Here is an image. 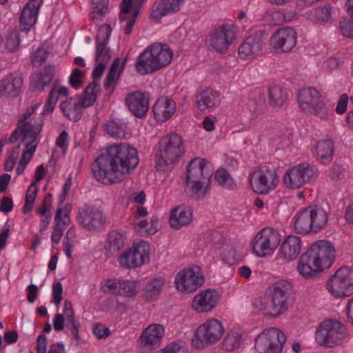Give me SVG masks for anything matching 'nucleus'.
<instances>
[{
    "label": "nucleus",
    "mask_w": 353,
    "mask_h": 353,
    "mask_svg": "<svg viewBox=\"0 0 353 353\" xmlns=\"http://www.w3.org/2000/svg\"><path fill=\"white\" fill-rule=\"evenodd\" d=\"M324 270L310 248L299 259L297 270L305 279H310Z\"/></svg>",
    "instance_id": "24"
},
{
    "label": "nucleus",
    "mask_w": 353,
    "mask_h": 353,
    "mask_svg": "<svg viewBox=\"0 0 353 353\" xmlns=\"http://www.w3.org/2000/svg\"><path fill=\"white\" fill-rule=\"evenodd\" d=\"M60 108L64 115L71 121H78L81 117L82 108L77 98L71 97L62 102Z\"/></svg>",
    "instance_id": "37"
},
{
    "label": "nucleus",
    "mask_w": 353,
    "mask_h": 353,
    "mask_svg": "<svg viewBox=\"0 0 353 353\" xmlns=\"http://www.w3.org/2000/svg\"><path fill=\"white\" fill-rule=\"evenodd\" d=\"M63 211V210L61 208L57 209L54 216L55 225L53 227V230L63 234L65 227L69 224V221L65 219L61 218Z\"/></svg>",
    "instance_id": "52"
},
{
    "label": "nucleus",
    "mask_w": 353,
    "mask_h": 353,
    "mask_svg": "<svg viewBox=\"0 0 353 353\" xmlns=\"http://www.w3.org/2000/svg\"><path fill=\"white\" fill-rule=\"evenodd\" d=\"M164 334V327L160 324H152L146 327L140 336V342L143 346L152 348L159 347Z\"/></svg>",
    "instance_id": "30"
},
{
    "label": "nucleus",
    "mask_w": 353,
    "mask_h": 353,
    "mask_svg": "<svg viewBox=\"0 0 353 353\" xmlns=\"http://www.w3.org/2000/svg\"><path fill=\"white\" fill-rule=\"evenodd\" d=\"M149 261V245L145 241L125 250L119 257L121 266L134 268L143 265Z\"/></svg>",
    "instance_id": "15"
},
{
    "label": "nucleus",
    "mask_w": 353,
    "mask_h": 353,
    "mask_svg": "<svg viewBox=\"0 0 353 353\" xmlns=\"http://www.w3.org/2000/svg\"><path fill=\"white\" fill-rule=\"evenodd\" d=\"M294 219V226L297 232H316L327 223V213L319 205H312L303 209Z\"/></svg>",
    "instance_id": "6"
},
{
    "label": "nucleus",
    "mask_w": 353,
    "mask_h": 353,
    "mask_svg": "<svg viewBox=\"0 0 353 353\" xmlns=\"http://www.w3.org/2000/svg\"><path fill=\"white\" fill-rule=\"evenodd\" d=\"M104 286L114 295L132 297L140 290L138 282L130 280L108 279Z\"/></svg>",
    "instance_id": "23"
},
{
    "label": "nucleus",
    "mask_w": 353,
    "mask_h": 353,
    "mask_svg": "<svg viewBox=\"0 0 353 353\" xmlns=\"http://www.w3.org/2000/svg\"><path fill=\"white\" fill-rule=\"evenodd\" d=\"M293 285L287 280L277 281L272 288L271 295L262 302L261 310L267 315L277 317L284 314L292 302Z\"/></svg>",
    "instance_id": "4"
},
{
    "label": "nucleus",
    "mask_w": 353,
    "mask_h": 353,
    "mask_svg": "<svg viewBox=\"0 0 353 353\" xmlns=\"http://www.w3.org/2000/svg\"><path fill=\"white\" fill-rule=\"evenodd\" d=\"M345 336V328L339 321L326 320L320 324L316 340L320 345L332 347L340 345Z\"/></svg>",
    "instance_id": "7"
},
{
    "label": "nucleus",
    "mask_w": 353,
    "mask_h": 353,
    "mask_svg": "<svg viewBox=\"0 0 353 353\" xmlns=\"http://www.w3.org/2000/svg\"><path fill=\"white\" fill-rule=\"evenodd\" d=\"M219 301V295L215 290H207L196 294L192 303L197 312H207L214 308Z\"/></svg>",
    "instance_id": "26"
},
{
    "label": "nucleus",
    "mask_w": 353,
    "mask_h": 353,
    "mask_svg": "<svg viewBox=\"0 0 353 353\" xmlns=\"http://www.w3.org/2000/svg\"><path fill=\"white\" fill-rule=\"evenodd\" d=\"M327 288L336 297L348 296L353 294V271L347 267H341L330 279Z\"/></svg>",
    "instance_id": "11"
},
{
    "label": "nucleus",
    "mask_w": 353,
    "mask_h": 353,
    "mask_svg": "<svg viewBox=\"0 0 353 353\" xmlns=\"http://www.w3.org/2000/svg\"><path fill=\"white\" fill-rule=\"evenodd\" d=\"M263 35V31H257L247 37L239 48L240 57L246 59L259 54L264 43Z\"/></svg>",
    "instance_id": "25"
},
{
    "label": "nucleus",
    "mask_w": 353,
    "mask_h": 353,
    "mask_svg": "<svg viewBox=\"0 0 353 353\" xmlns=\"http://www.w3.org/2000/svg\"><path fill=\"white\" fill-rule=\"evenodd\" d=\"M97 65L94 68L92 72L93 81L92 83H99L98 81L101 79L103 72L105 69L106 63L96 62Z\"/></svg>",
    "instance_id": "62"
},
{
    "label": "nucleus",
    "mask_w": 353,
    "mask_h": 353,
    "mask_svg": "<svg viewBox=\"0 0 353 353\" xmlns=\"http://www.w3.org/2000/svg\"><path fill=\"white\" fill-rule=\"evenodd\" d=\"M164 281L161 278L154 279L148 282L145 287V295L147 299H153L161 292Z\"/></svg>",
    "instance_id": "44"
},
{
    "label": "nucleus",
    "mask_w": 353,
    "mask_h": 353,
    "mask_svg": "<svg viewBox=\"0 0 353 353\" xmlns=\"http://www.w3.org/2000/svg\"><path fill=\"white\" fill-rule=\"evenodd\" d=\"M105 129L112 137H122L125 134L126 124L121 120H111L105 123Z\"/></svg>",
    "instance_id": "43"
},
{
    "label": "nucleus",
    "mask_w": 353,
    "mask_h": 353,
    "mask_svg": "<svg viewBox=\"0 0 353 353\" xmlns=\"http://www.w3.org/2000/svg\"><path fill=\"white\" fill-rule=\"evenodd\" d=\"M281 235L277 230L264 228L255 236L253 241V250L257 256H265L274 251L279 245Z\"/></svg>",
    "instance_id": "12"
},
{
    "label": "nucleus",
    "mask_w": 353,
    "mask_h": 353,
    "mask_svg": "<svg viewBox=\"0 0 353 353\" xmlns=\"http://www.w3.org/2000/svg\"><path fill=\"white\" fill-rule=\"evenodd\" d=\"M172 57L173 52L168 45L155 43L139 55L135 68L141 75L152 74L168 65Z\"/></svg>",
    "instance_id": "3"
},
{
    "label": "nucleus",
    "mask_w": 353,
    "mask_h": 353,
    "mask_svg": "<svg viewBox=\"0 0 353 353\" xmlns=\"http://www.w3.org/2000/svg\"><path fill=\"white\" fill-rule=\"evenodd\" d=\"M192 219V210L186 205H179L170 214V223L172 228L180 229L190 223Z\"/></svg>",
    "instance_id": "34"
},
{
    "label": "nucleus",
    "mask_w": 353,
    "mask_h": 353,
    "mask_svg": "<svg viewBox=\"0 0 353 353\" xmlns=\"http://www.w3.org/2000/svg\"><path fill=\"white\" fill-rule=\"evenodd\" d=\"M215 179L219 185L225 188L233 189L236 186L234 179L225 169L217 170L215 173Z\"/></svg>",
    "instance_id": "45"
},
{
    "label": "nucleus",
    "mask_w": 353,
    "mask_h": 353,
    "mask_svg": "<svg viewBox=\"0 0 353 353\" xmlns=\"http://www.w3.org/2000/svg\"><path fill=\"white\" fill-rule=\"evenodd\" d=\"M152 111L157 121L165 122L174 114L176 103L173 99L162 97L157 100L153 105Z\"/></svg>",
    "instance_id": "29"
},
{
    "label": "nucleus",
    "mask_w": 353,
    "mask_h": 353,
    "mask_svg": "<svg viewBox=\"0 0 353 353\" xmlns=\"http://www.w3.org/2000/svg\"><path fill=\"white\" fill-rule=\"evenodd\" d=\"M125 63V60L122 63L120 69L118 71V73L117 74V70L118 69V67L120 65V59L117 58L114 60L110 69L106 76L105 81L104 83V87L105 89L108 90L111 88L114 89V88L116 85L117 79L119 77L120 73L121 70L123 68Z\"/></svg>",
    "instance_id": "41"
},
{
    "label": "nucleus",
    "mask_w": 353,
    "mask_h": 353,
    "mask_svg": "<svg viewBox=\"0 0 353 353\" xmlns=\"http://www.w3.org/2000/svg\"><path fill=\"white\" fill-rule=\"evenodd\" d=\"M334 143L330 139L317 142L315 148V157L322 163H329L332 160Z\"/></svg>",
    "instance_id": "36"
},
{
    "label": "nucleus",
    "mask_w": 353,
    "mask_h": 353,
    "mask_svg": "<svg viewBox=\"0 0 353 353\" xmlns=\"http://www.w3.org/2000/svg\"><path fill=\"white\" fill-rule=\"evenodd\" d=\"M109 0H92L93 17H103L108 12Z\"/></svg>",
    "instance_id": "48"
},
{
    "label": "nucleus",
    "mask_w": 353,
    "mask_h": 353,
    "mask_svg": "<svg viewBox=\"0 0 353 353\" xmlns=\"http://www.w3.org/2000/svg\"><path fill=\"white\" fill-rule=\"evenodd\" d=\"M285 336L277 328L270 327L261 332L255 340L256 353H281Z\"/></svg>",
    "instance_id": "9"
},
{
    "label": "nucleus",
    "mask_w": 353,
    "mask_h": 353,
    "mask_svg": "<svg viewBox=\"0 0 353 353\" xmlns=\"http://www.w3.org/2000/svg\"><path fill=\"white\" fill-rule=\"evenodd\" d=\"M40 78V81H42L43 85H47L49 84L54 76V67L48 66L45 68V70L43 72H40L38 74Z\"/></svg>",
    "instance_id": "57"
},
{
    "label": "nucleus",
    "mask_w": 353,
    "mask_h": 353,
    "mask_svg": "<svg viewBox=\"0 0 353 353\" xmlns=\"http://www.w3.org/2000/svg\"><path fill=\"white\" fill-rule=\"evenodd\" d=\"M125 241V237L123 234L117 231L110 232L105 245L106 256L111 258L118 255L121 250L123 248Z\"/></svg>",
    "instance_id": "35"
},
{
    "label": "nucleus",
    "mask_w": 353,
    "mask_h": 353,
    "mask_svg": "<svg viewBox=\"0 0 353 353\" xmlns=\"http://www.w3.org/2000/svg\"><path fill=\"white\" fill-rule=\"evenodd\" d=\"M310 250L325 270L329 268L333 263L336 251L330 242L324 240L316 241L312 244Z\"/></svg>",
    "instance_id": "22"
},
{
    "label": "nucleus",
    "mask_w": 353,
    "mask_h": 353,
    "mask_svg": "<svg viewBox=\"0 0 353 353\" xmlns=\"http://www.w3.org/2000/svg\"><path fill=\"white\" fill-rule=\"evenodd\" d=\"M298 99L303 111L314 114L321 119L327 116L328 110L315 88L301 89L299 92Z\"/></svg>",
    "instance_id": "10"
},
{
    "label": "nucleus",
    "mask_w": 353,
    "mask_h": 353,
    "mask_svg": "<svg viewBox=\"0 0 353 353\" xmlns=\"http://www.w3.org/2000/svg\"><path fill=\"white\" fill-rule=\"evenodd\" d=\"M138 152L126 144H114L101 151L92 165L94 178L105 185L121 182L139 164Z\"/></svg>",
    "instance_id": "1"
},
{
    "label": "nucleus",
    "mask_w": 353,
    "mask_h": 353,
    "mask_svg": "<svg viewBox=\"0 0 353 353\" xmlns=\"http://www.w3.org/2000/svg\"><path fill=\"white\" fill-rule=\"evenodd\" d=\"M301 250V241L296 236H288L281 246L282 258L288 261L297 258Z\"/></svg>",
    "instance_id": "33"
},
{
    "label": "nucleus",
    "mask_w": 353,
    "mask_h": 353,
    "mask_svg": "<svg viewBox=\"0 0 353 353\" xmlns=\"http://www.w3.org/2000/svg\"><path fill=\"white\" fill-rule=\"evenodd\" d=\"M25 145L26 150L23 151L20 159H23L25 162L28 163L36 151L37 144L30 145V143H26Z\"/></svg>",
    "instance_id": "61"
},
{
    "label": "nucleus",
    "mask_w": 353,
    "mask_h": 353,
    "mask_svg": "<svg viewBox=\"0 0 353 353\" xmlns=\"http://www.w3.org/2000/svg\"><path fill=\"white\" fill-rule=\"evenodd\" d=\"M339 27L342 34L346 37H353V21L343 20L340 22Z\"/></svg>",
    "instance_id": "56"
},
{
    "label": "nucleus",
    "mask_w": 353,
    "mask_h": 353,
    "mask_svg": "<svg viewBox=\"0 0 353 353\" xmlns=\"http://www.w3.org/2000/svg\"><path fill=\"white\" fill-rule=\"evenodd\" d=\"M241 336L236 332L228 334L224 339L223 346L228 351H232L240 345Z\"/></svg>",
    "instance_id": "49"
},
{
    "label": "nucleus",
    "mask_w": 353,
    "mask_h": 353,
    "mask_svg": "<svg viewBox=\"0 0 353 353\" xmlns=\"http://www.w3.org/2000/svg\"><path fill=\"white\" fill-rule=\"evenodd\" d=\"M63 288L60 282L54 283L52 285V297L54 303L58 305L62 300Z\"/></svg>",
    "instance_id": "60"
},
{
    "label": "nucleus",
    "mask_w": 353,
    "mask_h": 353,
    "mask_svg": "<svg viewBox=\"0 0 353 353\" xmlns=\"http://www.w3.org/2000/svg\"><path fill=\"white\" fill-rule=\"evenodd\" d=\"M297 34L292 28L278 30L270 37V43L277 52H289L296 45Z\"/></svg>",
    "instance_id": "19"
},
{
    "label": "nucleus",
    "mask_w": 353,
    "mask_h": 353,
    "mask_svg": "<svg viewBox=\"0 0 353 353\" xmlns=\"http://www.w3.org/2000/svg\"><path fill=\"white\" fill-rule=\"evenodd\" d=\"M149 94L141 91L128 93L125 97L126 106L137 118L145 117L149 108Z\"/></svg>",
    "instance_id": "20"
},
{
    "label": "nucleus",
    "mask_w": 353,
    "mask_h": 353,
    "mask_svg": "<svg viewBox=\"0 0 353 353\" xmlns=\"http://www.w3.org/2000/svg\"><path fill=\"white\" fill-rule=\"evenodd\" d=\"M19 43L20 39L18 32H12L8 35L6 46L9 52H13L18 49Z\"/></svg>",
    "instance_id": "53"
},
{
    "label": "nucleus",
    "mask_w": 353,
    "mask_h": 353,
    "mask_svg": "<svg viewBox=\"0 0 353 353\" xmlns=\"http://www.w3.org/2000/svg\"><path fill=\"white\" fill-rule=\"evenodd\" d=\"M222 259L230 265L234 264L239 260L236 252L232 246H228L223 248L221 252Z\"/></svg>",
    "instance_id": "50"
},
{
    "label": "nucleus",
    "mask_w": 353,
    "mask_h": 353,
    "mask_svg": "<svg viewBox=\"0 0 353 353\" xmlns=\"http://www.w3.org/2000/svg\"><path fill=\"white\" fill-rule=\"evenodd\" d=\"M317 174L318 170L314 165L305 162L288 170L283 176V182L288 189H299Z\"/></svg>",
    "instance_id": "8"
},
{
    "label": "nucleus",
    "mask_w": 353,
    "mask_h": 353,
    "mask_svg": "<svg viewBox=\"0 0 353 353\" xmlns=\"http://www.w3.org/2000/svg\"><path fill=\"white\" fill-rule=\"evenodd\" d=\"M216 92L207 89L199 93L196 98V105L201 111L212 109L216 106Z\"/></svg>",
    "instance_id": "38"
},
{
    "label": "nucleus",
    "mask_w": 353,
    "mask_h": 353,
    "mask_svg": "<svg viewBox=\"0 0 353 353\" xmlns=\"http://www.w3.org/2000/svg\"><path fill=\"white\" fill-rule=\"evenodd\" d=\"M68 94V89L66 87H61L58 90L55 88H52L48 97V99L44 106L43 114H48L53 111L55 104L58 100V96H67Z\"/></svg>",
    "instance_id": "42"
},
{
    "label": "nucleus",
    "mask_w": 353,
    "mask_h": 353,
    "mask_svg": "<svg viewBox=\"0 0 353 353\" xmlns=\"http://www.w3.org/2000/svg\"><path fill=\"white\" fill-rule=\"evenodd\" d=\"M212 176L205 159H192L186 167L185 190L189 196L195 200L203 199L210 190Z\"/></svg>",
    "instance_id": "2"
},
{
    "label": "nucleus",
    "mask_w": 353,
    "mask_h": 353,
    "mask_svg": "<svg viewBox=\"0 0 353 353\" xmlns=\"http://www.w3.org/2000/svg\"><path fill=\"white\" fill-rule=\"evenodd\" d=\"M47 338L44 334H40L37 340V352L46 353Z\"/></svg>",
    "instance_id": "64"
},
{
    "label": "nucleus",
    "mask_w": 353,
    "mask_h": 353,
    "mask_svg": "<svg viewBox=\"0 0 353 353\" xmlns=\"http://www.w3.org/2000/svg\"><path fill=\"white\" fill-rule=\"evenodd\" d=\"M234 39L235 34L232 27L223 24L217 26L210 33L207 41L209 46L216 52L225 53Z\"/></svg>",
    "instance_id": "16"
},
{
    "label": "nucleus",
    "mask_w": 353,
    "mask_h": 353,
    "mask_svg": "<svg viewBox=\"0 0 353 353\" xmlns=\"http://www.w3.org/2000/svg\"><path fill=\"white\" fill-rule=\"evenodd\" d=\"M250 180L255 192L266 194L276 188L277 174L274 170H259L251 174Z\"/></svg>",
    "instance_id": "18"
},
{
    "label": "nucleus",
    "mask_w": 353,
    "mask_h": 353,
    "mask_svg": "<svg viewBox=\"0 0 353 353\" xmlns=\"http://www.w3.org/2000/svg\"><path fill=\"white\" fill-rule=\"evenodd\" d=\"M41 0H30L22 10L20 17L21 31H28L37 20Z\"/></svg>",
    "instance_id": "31"
},
{
    "label": "nucleus",
    "mask_w": 353,
    "mask_h": 353,
    "mask_svg": "<svg viewBox=\"0 0 353 353\" xmlns=\"http://www.w3.org/2000/svg\"><path fill=\"white\" fill-rule=\"evenodd\" d=\"M185 153L181 137L177 134H170L161 139L154 156L157 170L164 171L170 165L179 161Z\"/></svg>",
    "instance_id": "5"
},
{
    "label": "nucleus",
    "mask_w": 353,
    "mask_h": 353,
    "mask_svg": "<svg viewBox=\"0 0 353 353\" xmlns=\"http://www.w3.org/2000/svg\"><path fill=\"white\" fill-rule=\"evenodd\" d=\"M49 52L46 49L43 47L39 48L32 56V64L36 67L41 66L42 63L46 61Z\"/></svg>",
    "instance_id": "51"
},
{
    "label": "nucleus",
    "mask_w": 353,
    "mask_h": 353,
    "mask_svg": "<svg viewBox=\"0 0 353 353\" xmlns=\"http://www.w3.org/2000/svg\"><path fill=\"white\" fill-rule=\"evenodd\" d=\"M82 75L83 72L81 70L78 68L73 70L69 79V82L72 87L75 88L80 87V85L82 84V82L80 79Z\"/></svg>",
    "instance_id": "58"
},
{
    "label": "nucleus",
    "mask_w": 353,
    "mask_h": 353,
    "mask_svg": "<svg viewBox=\"0 0 353 353\" xmlns=\"http://www.w3.org/2000/svg\"><path fill=\"white\" fill-rule=\"evenodd\" d=\"M316 18L319 21H327L331 17V10L329 6L320 7L315 10Z\"/></svg>",
    "instance_id": "54"
},
{
    "label": "nucleus",
    "mask_w": 353,
    "mask_h": 353,
    "mask_svg": "<svg viewBox=\"0 0 353 353\" xmlns=\"http://www.w3.org/2000/svg\"><path fill=\"white\" fill-rule=\"evenodd\" d=\"M184 0H157L151 8L150 18L159 21L163 16L179 11Z\"/></svg>",
    "instance_id": "27"
},
{
    "label": "nucleus",
    "mask_w": 353,
    "mask_h": 353,
    "mask_svg": "<svg viewBox=\"0 0 353 353\" xmlns=\"http://www.w3.org/2000/svg\"><path fill=\"white\" fill-rule=\"evenodd\" d=\"M43 121L42 117L39 118L38 121L34 123L19 122L20 128V134L23 136L22 141L26 143H30V145H34V143L38 138L42 128Z\"/></svg>",
    "instance_id": "32"
},
{
    "label": "nucleus",
    "mask_w": 353,
    "mask_h": 353,
    "mask_svg": "<svg viewBox=\"0 0 353 353\" xmlns=\"http://www.w3.org/2000/svg\"><path fill=\"white\" fill-rule=\"evenodd\" d=\"M148 222L145 220H141L135 225V230L141 235H153L157 231L158 221L157 220H151V225L148 227Z\"/></svg>",
    "instance_id": "46"
},
{
    "label": "nucleus",
    "mask_w": 353,
    "mask_h": 353,
    "mask_svg": "<svg viewBox=\"0 0 353 353\" xmlns=\"http://www.w3.org/2000/svg\"><path fill=\"white\" fill-rule=\"evenodd\" d=\"M77 219L78 223L88 231H98L107 224L103 212L93 205L80 208Z\"/></svg>",
    "instance_id": "13"
},
{
    "label": "nucleus",
    "mask_w": 353,
    "mask_h": 353,
    "mask_svg": "<svg viewBox=\"0 0 353 353\" xmlns=\"http://www.w3.org/2000/svg\"><path fill=\"white\" fill-rule=\"evenodd\" d=\"M132 0H123L121 3V13L119 14L120 21L127 19V15L131 12L132 7Z\"/></svg>",
    "instance_id": "55"
},
{
    "label": "nucleus",
    "mask_w": 353,
    "mask_h": 353,
    "mask_svg": "<svg viewBox=\"0 0 353 353\" xmlns=\"http://www.w3.org/2000/svg\"><path fill=\"white\" fill-rule=\"evenodd\" d=\"M77 234L74 228L71 227L66 232L65 236L63 239V251L68 258L72 257V248L74 245V239Z\"/></svg>",
    "instance_id": "47"
},
{
    "label": "nucleus",
    "mask_w": 353,
    "mask_h": 353,
    "mask_svg": "<svg viewBox=\"0 0 353 353\" xmlns=\"http://www.w3.org/2000/svg\"><path fill=\"white\" fill-rule=\"evenodd\" d=\"M203 282L201 268L197 265L180 271L175 277L176 288L189 293L196 291Z\"/></svg>",
    "instance_id": "17"
},
{
    "label": "nucleus",
    "mask_w": 353,
    "mask_h": 353,
    "mask_svg": "<svg viewBox=\"0 0 353 353\" xmlns=\"http://www.w3.org/2000/svg\"><path fill=\"white\" fill-rule=\"evenodd\" d=\"M223 332L224 328L220 321L210 319L197 328L195 334L197 340L194 341V345L200 348L205 344L214 343L222 337Z\"/></svg>",
    "instance_id": "14"
},
{
    "label": "nucleus",
    "mask_w": 353,
    "mask_h": 353,
    "mask_svg": "<svg viewBox=\"0 0 353 353\" xmlns=\"http://www.w3.org/2000/svg\"><path fill=\"white\" fill-rule=\"evenodd\" d=\"M21 74H10L0 83V95L8 98L17 97L21 92L23 85Z\"/></svg>",
    "instance_id": "28"
},
{
    "label": "nucleus",
    "mask_w": 353,
    "mask_h": 353,
    "mask_svg": "<svg viewBox=\"0 0 353 353\" xmlns=\"http://www.w3.org/2000/svg\"><path fill=\"white\" fill-rule=\"evenodd\" d=\"M288 96L285 90L278 85H274L269 88L268 101L272 107H280L287 100Z\"/></svg>",
    "instance_id": "40"
},
{
    "label": "nucleus",
    "mask_w": 353,
    "mask_h": 353,
    "mask_svg": "<svg viewBox=\"0 0 353 353\" xmlns=\"http://www.w3.org/2000/svg\"><path fill=\"white\" fill-rule=\"evenodd\" d=\"M13 209V201L9 198L4 196L1 200L0 212L8 213Z\"/></svg>",
    "instance_id": "63"
},
{
    "label": "nucleus",
    "mask_w": 353,
    "mask_h": 353,
    "mask_svg": "<svg viewBox=\"0 0 353 353\" xmlns=\"http://www.w3.org/2000/svg\"><path fill=\"white\" fill-rule=\"evenodd\" d=\"M93 333L98 339H105L110 334L109 328L101 323L95 325L93 328Z\"/></svg>",
    "instance_id": "59"
},
{
    "label": "nucleus",
    "mask_w": 353,
    "mask_h": 353,
    "mask_svg": "<svg viewBox=\"0 0 353 353\" xmlns=\"http://www.w3.org/2000/svg\"><path fill=\"white\" fill-rule=\"evenodd\" d=\"M111 35L109 25L100 28L96 37L95 61L108 64L112 59V52L108 43Z\"/></svg>",
    "instance_id": "21"
},
{
    "label": "nucleus",
    "mask_w": 353,
    "mask_h": 353,
    "mask_svg": "<svg viewBox=\"0 0 353 353\" xmlns=\"http://www.w3.org/2000/svg\"><path fill=\"white\" fill-rule=\"evenodd\" d=\"M99 84L94 82L85 88L82 98L77 99L82 109L90 107L94 103L99 91Z\"/></svg>",
    "instance_id": "39"
}]
</instances>
